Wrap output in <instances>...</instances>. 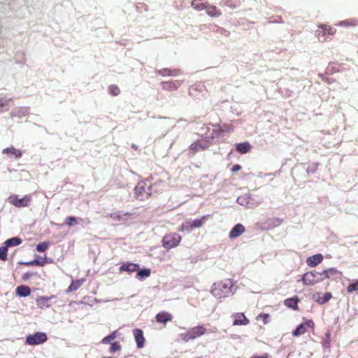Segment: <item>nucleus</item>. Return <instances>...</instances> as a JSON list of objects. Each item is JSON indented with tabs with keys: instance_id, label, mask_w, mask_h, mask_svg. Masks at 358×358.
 Returning a JSON list of instances; mask_svg holds the SVG:
<instances>
[{
	"instance_id": "obj_41",
	"label": "nucleus",
	"mask_w": 358,
	"mask_h": 358,
	"mask_svg": "<svg viewBox=\"0 0 358 358\" xmlns=\"http://www.w3.org/2000/svg\"><path fill=\"white\" fill-rule=\"evenodd\" d=\"M78 220H82V219H78L75 217H68L65 219V223L71 227L75 224H78Z\"/></svg>"
},
{
	"instance_id": "obj_38",
	"label": "nucleus",
	"mask_w": 358,
	"mask_h": 358,
	"mask_svg": "<svg viewBox=\"0 0 358 358\" xmlns=\"http://www.w3.org/2000/svg\"><path fill=\"white\" fill-rule=\"evenodd\" d=\"M298 299L296 298H289L285 301V305L289 308L296 309L297 308Z\"/></svg>"
},
{
	"instance_id": "obj_13",
	"label": "nucleus",
	"mask_w": 358,
	"mask_h": 358,
	"mask_svg": "<svg viewBox=\"0 0 358 358\" xmlns=\"http://www.w3.org/2000/svg\"><path fill=\"white\" fill-rule=\"evenodd\" d=\"M321 272L324 280L333 277L338 278L342 275V273L338 271L336 268H329L326 270H323Z\"/></svg>"
},
{
	"instance_id": "obj_56",
	"label": "nucleus",
	"mask_w": 358,
	"mask_h": 358,
	"mask_svg": "<svg viewBox=\"0 0 358 358\" xmlns=\"http://www.w3.org/2000/svg\"><path fill=\"white\" fill-rule=\"evenodd\" d=\"M103 358H112V357H103Z\"/></svg>"
},
{
	"instance_id": "obj_4",
	"label": "nucleus",
	"mask_w": 358,
	"mask_h": 358,
	"mask_svg": "<svg viewBox=\"0 0 358 358\" xmlns=\"http://www.w3.org/2000/svg\"><path fill=\"white\" fill-rule=\"evenodd\" d=\"M301 280L306 285H313L322 282L324 280L322 272L313 271L304 273Z\"/></svg>"
},
{
	"instance_id": "obj_9",
	"label": "nucleus",
	"mask_w": 358,
	"mask_h": 358,
	"mask_svg": "<svg viewBox=\"0 0 358 358\" xmlns=\"http://www.w3.org/2000/svg\"><path fill=\"white\" fill-rule=\"evenodd\" d=\"M315 324L311 320H306L303 323L299 324L292 332L294 336H299L304 334L308 329H313Z\"/></svg>"
},
{
	"instance_id": "obj_37",
	"label": "nucleus",
	"mask_w": 358,
	"mask_h": 358,
	"mask_svg": "<svg viewBox=\"0 0 358 358\" xmlns=\"http://www.w3.org/2000/svg\"><path fill=\"white\" fill-rule=\"evenodd\" d=\"M193 229L192 224V220H185L180 227L178 229L179 231H190Z\"/></svg>"
},
{
	"instance_id": "obj_14",
	"label": "nucleus",
	"mask_w": 358,
	"mask_h": 358,
	"mask_svg": "<svg viewBox=\"0 0 358 358\" xmlns=\"http://www.w3.org/2000/svg\"><path fill=\"white\" fill-rule=\"evenodd\" d=\"M188 331L189 337H190L191 339H194L203 335L206 330L203 326H197L189 329Z\"/></svg>"
},
{
	"instance_id": "obj_30",
	"label": "nucleus",
	"mask_w": 358,
	"mask_h": 358,
	"mask_svg": "<svg viewBox=\"0 0 358 358\" xmlns=\"http://www.w3.org/2000/svg\"><path fill=\"white\" fill-rule=\"evenodd\" d=\"M16 293L20 296L25 297L30 294L31 289L26 285H21L17 287Z\"/></svg>"
},
{
	"instance_id": "obj_51",
	"label": "nucleus",
	"mask_w": 358,
	"mask_h": 358,
	"mask_svg": "<svg viewBox=\"0 0 358 358\" xmlns=\"http://www.w3.org/2000/svg\"><path fill=\"white\" fill-rule=\"evenodd\" d=\"M251 358H268V354L264 353L262 355H254Z\"/></svg>"
},
{
	"instance_id": "obj_18",
	"label": "nucleus",
	"mask_w": 358,
	"mask_h": 358,
	"mask_svg": "<svg viewBox=\"0 0 358 358\" xmlns=\"http://www.w3.org/2000/svg\"><path fill=\"white\" fill-rule=\"evenodd\" d=\"M234 319L233 325H247L249 323V320L245 316L243 313H238L233 315Z\"/></svg>"
},
{
	"instance_id": "obj_47",
	"label": "nucleus",
	"mask_w": 358,
	"mask_h": 358,
	"mask_svg": "<svg viewBox=\"0 0 358 358\" xmlns=\"http://www.w3.org/2000/svg\"><path fill=\"white\" fill-rule=\"evenodd\" d=\"M121 348L120 345L117 343H113L110 348V351L111 352H115L116 351L120 350Z\"/></svg>"
},
{
	"instance_id": "obj_15",
	"label": "nucleus",
	"mask_w": 358,
	"mask_h": 358,
	"mask_svg": "<svg viewBox=\"0 0 358 358\" xmlns=\"http://www.w3.org/2000/svg\"><path fill=\"white\" fill-rule=\"evenodd\" d=\"M208 130H212V133L210 136H206V140H209L210 142L214 138L218 137L222 133V128L219 124H212L211 127H208Z\"/></svg>"
},
{
	"instance_id": "obj_50",
	"label": "nucleus",
	"mask_w": 358,
	"mask_h": 358,
	"mask_svg": "<svg viewBox=\"0 0 358 358\" xmlns=\"http://www.w3.org/2000/svg\"><path fill=\"white\" fill-rule=\"evenodd\" d=\"M12 99H0V106H4L9 101H11Z\"/></svg>"
},
{
	"instance_id": "obj_22",
	"label": "nucleus",
	"mask_w": 358,
	"mask_h": 358,
	"mask_svg": "<svg viewBox=\"0 0 358 358\" xmlns=\"http://www.w3.org/2000/svg\"><path fill=\"white\" fill-rule=\"evenodd\" d=\"M181 85V81L175 80L171 82H162V87L164 90L174 91Z\"/></svg>"
},
{
	"instance_id": "obj_24",
	"label": "nucleus",
	"mask_w": 358,
	"mask_h": 358,
	"mask_svg": "<svg viewBox=\"0 0 358 358\" xmlns=\"http://www.w3.org/2000/svg\"><path fill=\"white\" fill-rule=\"evenodd\" d=\"M134 335L136 342L138 348H142L144 346L145 338L143 331L141 329H136L134 331Z\"/></svg>"
},
{
	"instance_id": "obj_55",
	"label": "nucleus",
	"mask_w": 358,
	"mask_h": 358,
	"mask_svg": "<svg viewBox=\"0 0 358 358\" xmlns=\"http://www.w3.org/2000/svg\"><path fill=\"white\" fill-rule=\"evenodd\" d=\"M36 264L41 266H43V264L39 263L38 262H36Z\"/></svg>"
},
{
	"instance_id": "obj_7",
	"label": "nucleus",
	"mask_w": 358,
	"mask_h": 358,
	"mask_svg": "<svg viewBox=\"0 0 358 358\" xmlns=\"http://www.w3.org/2000/svg\"><path fill=\"white\" fill-rule=\"evenodd\" d=\"M48 339L47 335L43 332H36L27 336L26 343L29 345H36L44 343Z\"/></svg>"
},
{
	"instance_id": "obj_46",
	"label": "nucleus",
	"mask_w": 358,
	"mask_h": 358,
	"mask_svg": "<svg viewBox=\"0 0 358 358\" xmlns=\"http://www.w3.org/2000/svg\"><path fill=\"white\" fill-rule=\"evenodd\" d=\"M155 183H158L159 185L157 186V189H158V192H160L166 187V182L162 180H159L156 182Z\"/></svg>"
},
{
	"instance_id": "obj_49",
	"label": "nucleus",
	"mask_w": 358,
	"mask_h": 358,
	"mask_svg": "<svg viewBox=\"0 0 358 358\" xmlns=\"http://www.w3.org/2000/svg\"><path fill=\"white\" fill-rule=\"evenodd\" d=\"M179 336H180V338L182 340H183V341H188L189 340H190V339H191V338H190V337H189V331H187V332H185V333L180 334L179 335Z\"/></svg>"
},
{
	"instance_id": "obj_35",
	"label": "nucleus",
	"mask_w": 358,
	"mask_h": 358,
	"mask_svg": "<svg viewBox=\"0 0 358 358\" xmlns=\"http://www.w3.org/2000/svg\"><path fill=\"white\" fill-rule=\"evenodd\" d=\"M336 25V26H342V27L357 26V25H358V20L348 19V20L341 21Z\"/></svg>"
},
{
	"instance_id": "obj_48",
	"label": "nucleus",
	"mask_w": 358,
	"mask_h": 358,
	"mask_svg": "<svg viewBox=\"0 0 358 358\" xmlns=\"http://www.w3.org/2000/svg\"><path fill=\"white\" fill-rule=\"evenodd\" d=\"M222 132H231L234 130L231 124H224L222 127Z\"/></svg>"
},
{
	"instance_id": "obj_16",
	"label": "nucleus",
	"mask_w": 358,
	"mask_h": 358,
	"mask_svg": "<svg viewBox=\"0 0 358 358\" xmlns=\"http://www.w3.org/2000/svg\"><path fill=\"white\" fill-rule=\"evenodd\" d=\"M245 231V227L242 224H236L231 231L229 232V237L231 239H234L238 236H240L241 234H243Z\"/></svg>"
},
{
	"instance_id": "obj_34",
	"label": "nucleus",
	"mask_w": 358,
	"mask_h": 358,
	"mask_svg": "<svg viewBox=\"0 0 358 358\" xmlns=\"http://www.w3.org/2000/svg\"><path fill=\"white\" fill-rule=\"evenodd\" d=\"M208 215H203L200 219H196L194 220H192V224L193 229L196 228L201 227L205 222L208 220Z\"/></svg>"
},
{
	"instance_id": "obj_5",
	"label": "nucleus",
	"mask_w": 358,
	"mask_h": 358,
	"mask_svg": "<svg viewBox=\"0 0 358 358\" xmlns=\"http://www.w3.org/2000/svg\"><path fill=\"white\" fill-rule=\"evenodd\" d=\"M181 236L176 233L166 234L162 240V245L164 248L170 250L177 247L180 241Z\"/></svg>"
},
{
	"instance_id": "obj_29",
	"label": "nucleus",
	"mask_w": 358,
	"mask_h": 358,
	"mask_svg": "<svg viewBox=\"0 0 358 358\" xmlns=\"http://www.w3.org/2000/svg\"><path fill=\"white\" fill-rule=\"evenodd\" d=\"M191 6L194 10L201 11L205 10L207 2H204L203 0H192Z\"/></svg>"
},
{
	"instance_id": "obj_1",
	"label": "nucleus",
	"mask_w": 358,
	"mask_h": 358,
	"mask_svg": "<svg viewBox=\"0 0 358 358\" xmlns=\"http://www.w3.org/2000/svg\"><path fill=\"white\" fill-rule=\"evenodd\" d=\"M236 290L233 282L225 280L215 282L210 289L211 294L217 299H222L232 296Z\"/></svg>"
},
{
	"instance_id": "obj_6",
	"label": "nucleus",
	"mask_w": 358,
	"mask_h": 358,
	"mask_svg": "<svg viewBox=\"0 0 358 358\" xmlns=\"http://www.w3.org/2000/svg\"><path fill=\"white\" fill-rule=\"evenodd\" d=\"M8 201L11 205L17 208L27 207L31 201V196L30 195H25L22 198L19 199L17 195L13 194L8 198Z\"/></svg>"
},
{
	"instance_id": "obj_32",
	"label": "nucleus",
	"mask_w": 358,
	"mask_h": 358,
	"mask_svg": "<svg viewBox=\"0 0 358 358\" xmlns=\"http://www.w3.org/2000/svg\"><path fill=\"white\" fill-rule=\"evenodd\" d=\"M151 274V271L150 268H143L138 271L136 277L139 280H143L146 278H148Z\"/></svg>"
},
{
	"instance_id": "obj_40",
	"label": "nucleus",
	"mask_w": 358,
	"mask_h": 358,
	"mask_svg": "<svg viewBox=\"0 0 358 358\" xmlns=\"http://www.w3.org/2000/svg\"><path fill=\"white\" fill-rule=\"evenodd\" d=\"M117 337V331H113V333H111L110 335L104 337L102 341H101V343H103V344H108L109 343H110L113 340H114L115 338Z\"/></svg>"
},
{
	"instance_id": "obj_54",
	"label": "nucleus",
	"mask_w": 358,
	"mask_h": 358,
	"mask_svg": "<svg viewBox=\"0 0 358 358\" xmlns=\"http://www.w3.org/2000/svg\"><path fill=\"white\" fill-rule=\"evenodd\" d=\"M132 148H134V149H137V147L135 145H133Z\"/></svg>"
},
{
	"instance_id": "obj_27",
	"label": "nucleus",
	"mask_w": 358,
	"mask_h": 358,
	"mask_svg": "<svg viewBox=\"0 0 358 358\" xmlns=\"http://www.w3.org/2000/svg\"><path fill=\"white\" fill-rule=\"evenodd\" d=\"M206 13L210 17H219L222 15V13L215 6L209 5L207 3V6L205 8Z\"/></svg>"
},
{
	"instance_id": "obj_42",
	"label": "nucleus",
	"mask_w": 358,
	"mask_h": 358,
	"mask_svg": "<svg viewBox=\"0 0 358 358\" xmlns=\"http://www.w3.org/2000/svg\"><path fill=\"white\" fill-rule=\"evenodd\" d=\"M109 93L113 96H117L120 93V88L115 85H111L108 87Z\"/></svg>"
},
{
	"instance_id": "obj_21",
	"label": "nucleus",
	"mask_w": 358,
	"mask_h": 358,
	"mask_svg": "<svg viewBox=\"0 0 358 358\" xmlns=\"http://www.w3.org/2000/svg\"><path fill=\"white\" fill-rule=\"evenodd\" d=\"M155 318L157 322L166 324L172 320L173 315L168 312L163 311L157 313Z\"/></svg>"
},
{
	"instance_id": "obj_36",
	"label": "nucleus",
	"mask_w": 358,
	"mask_h": 358,
	"mask_svg": "<svg viewBox=\"0 0 358 358\" xmlns=\"http://www.w3.org/2000/svg\"><path fill=\"white\" fill-rule=\"evenodd\" d=\"M22 243V239L18 237H13L6 241L5 245L8 247L16 246Z\"/></svg>"
},
{
	"instance_id": "obj_8",
	"label": "nucleus",
	"mask_w": 358,
	"mask_h": 358,
	"mask_svg": "<svg viewBox=\"0 0 358 358\" xmlns=\"http://www.w3.org/2000/svg\"><path fill=\"white\" fill-rule=\"evenodd\" d=\"M282 220L278 217H271L259 223V227L263 230H269L279 227Z\"/></svg>"
},
{
	"instance_id": "obj_28",
	"label": "nucleus",
	"mask_w": 358,
	"mask_h": 358,
	"mask_svg": "<svg viewBox=\"0 0 358 358\" xmlns=\"http://www.w3.org/2000/svg\"><path fill=\"white\" fill-rule=\"evenodd\" d=\"M236 147L237 151L241 154H246L251 150V145L248 142L237 143Z\"/></svg>"
},
{
	"instance_id": "obj_39",
	"label": "nucleus",
	"mask_w": 358,
	"mask_h": 358,
	"mask_svg": "<svg viewBox=\"0 0 358 358\" xmlns=\"http://www.w3.org/2000/svg\"><path fill=\"white\" fill-rule=\"evenodd\" d=\"M330 339H331V333L328 331L325 334V338L322 341V347L325 349H328L330 348Z\"/></svg>"
},
{
	"instance_id": "obj_17",
	"label": "nucleus",
	"mask_w": 358,
	"mask_h": 358,
	"mask_svg": "<svg viewBox=\"0 0 358 358\" xmlns=\"http://www.w3.org/2000/svg\"><path fill=\"white\" fill-rule=\"evenodd\" d=\"M55 297L56 296H54V295H52L50 297H48V296H39V297H38L36 299V305L41 309L49 308L50 306V304L48 303V301L51 299H54Z\"/></svg>"
},
{
	"instance_id": "obj_3",
	"label": "nucleus",
	"mask_w": 358,
	"mask_h": 358,
	"mask_svg": "<svg viewBox=\"0 0 358 358\" xmlns=\"http://www.w3.org/2000/svg\"><path fill=\"white\" fill-rule=\"evenodd\" d=\"M335 33L336 29L334 27L327 24H320L315 31V36L319 41L325 42L329 36L334 35Z\"/></svg>"
},
{
	"instance_id": "obj_31",
	"label": "nucleus",
	"mask_w": 358,
	"mask_h": 358,
	"mask_svg": "<svg viewBox=\"0 0 358 358\" xmlns=\"http://www.w3.org/2000/svg\"><path fill=\"white\" fill-rule=\"evenodd\" d=\"M331 294L330 292H326L322 297L320 296V294L314 295L315 301L320 304H324L327 303L331 298Z\"/></svg>"
},
{
	"instance_id": "obj_10",
	"label": "nucleus",
	"mask_w": 358,
	"mask_h": 358,
	"mask_svg": "<svg viewBox=\"0 0 358 358\" xmlns=\"http://www.w3.org/2000/svg\"><path fill=\"white\" fill-rule=\"evenodd\" d=\"M236 202L247 208H252L259 203L255 201L252 199V194H246L238 196L236 199Z\"/></svg>"
},
{
	"instance_id": "obj_44",
	"label": "nucleus",
	"mask_w": 358,
	"mask_h": 358,
	"mask_svg": "<svg viewBox=\"0 0 358 358\" xmlns=\"http://www.w3.org/2000/svg\"><path fill=\"white\" fill-rule=\"evenodd\" d=\"M7 252H8V249L6 245L0 248V259L1 260H6L7 259Z\"/></svg>"
},
{
	"instance_id": "obj_52",
	"label": "nucleus",
	"mask_w": 358,
	"mask_h": 358,
	"mask_svg": "<svg viewBox=\"0 0 358 358\" xmlns=\"http://www.w3.org/2000/svg\"><path fill=\"white\" fill-rule=\"evenodd\" d=\"M259 317H263L264 318V322L265 324L268 323V314H262V315H259Z\"/></svg>"
},
{
	"instance_id": "obj_26",
	"label": "nucleus",
	"mask_w": 358,
	"mask_h": 358,
	"mask_svg": "<svg viewBox=\"0 0 358 358\" xmlns=\"http://www.w3.org/2000/svg\"><path fill=\"white\" fill-rule=\"evenodd\" d=\"M85 280L84 278L79 280H73L71 284L69 285L66 290V293H69L73 291H76L85 282Z\"/></svg>"
},
{
	"instance_id": "obj_33",
	"label": "nucleus",
	"mask_w": 358,
	"mask_h": 358,
	"mask_svg": "<svg viewBox=\"0 0 358 358\" xmlns=\"http://www.w3.org/2000/svg\"><path fill=\"white\" fill-rule=\"evenodd\" d=\"M129 213H123L122 212H115L110 214V217L117 221H124L126 220V216L128 215Z\"/></svg>"
},
{
	"instance_id": "obj_23",
	"label": "nucleus",
	"mask_w": 358,
	"mask_h": 358,
	"mask_svg": "<svg viewBox=\"0 0 358 358\" xmlns=\"http://www.w3.org/2000/svg\"><path fill=\"white\" fill-rule=\"evenodd\" d=\"M29 113V108L28 107H17L14 108L10 113V116L22 117L26 116Z\"/></svg>"
},
{
	"instance_id": "obj_43",
	"label": "nucleus",
	"mask_w": 358,
	"mask_h": 358,
	"mask_svg": "<svg viewBox=\"0 0 358 358\" xmlns=\"http://www.w3.org/2000/svg\"><path fill=\"white\" fill-rule=\"evenodd\" d=\"M48 248V243L46 242H42L36 245V250L39 252L45 251Z\"/></svg>"
},
{
	"instance_id": "obj_25",
	"label": "nucleus",
	"mask_w": 358,
	"mask_h": 358,
	"mask_svg": "<svg viewBox=\"0 0 358 358\" xmlns=\"http://www.w3.org/2000/svg\"><path fill=\"white\" fill-rule=\"evenodd\" d=\"M157 73L162 76H176L180 73V70L165 68L158 70Z\"/></svg>"
},
{
	"instance_id": "obj_20",
	"label": "nucleus",
	"mask_w": 358,
	"mask_h": 358,
	"mask_svg": "<svg viewBox=\"0 0 358 358\" xmlns=\"http://www.w3.org/2000/svg\"><path fill=\"white\" fill-rule=\"evenodd\" d=\"M139 268V265L134 263L125 262L123 263L120 267V271H127L129 273L137 271Z\"/></svg>"
},
{
	"instance_id": "obj_45",
	"label": "nucleus",
	"mask_w": 358,
	"mask_h": 358,
	"mask_svg": "<svg viewBox=\"0 0 358 358\" xmlns=\"http://www.w3.org/2000/svg\"><path fill=\"white\" fill-rule=\"evenodd\" d=\"M347 289H348V292H352L354 291H357L358 290V280L356 281L355 282L350 284L348 285Z\"/></svg>"
},
{
	"instance_id": "obj_12",
	"label": "nucleus",
	"mask_w": 358,
	"mask_h": 358,
	"mask_svg": "<svg viewBox=\"0 0 358 358\" xmlns=\"http://www.w3.org/2000/svg\"><path fill=\"white\" fill-rule=\"evenodd\" d=\"M2 153L6 155L10 158L19 159L22 155V150L10 146L2 150Z\"/></svg>"
},
{
	"instance_id": "obj_53",
	"label": "nucleus",
	"mask_w": 358,
	"mask_h": 358,
	"mask_svg": "<svg viewBox=\"0 0 358 358\" xmlns=\"http://www.w3.org/2000/svg\"><path fill=\"white\" fill-rule=\"evenodd\" d=\"M241 169V165H239V164H236V165H234V166L232 167V169H231V171H232V172H236V171H239Z\"/></svg>"
},
{
	"instance_id": "obj_2",
	"label": "nucleus",
	"mask_w": 358,
	"mask_h": 358,
	"mask_svg": "<svg viewBox=\"0 0 358 358\" xmlns=\"http://www.w3.org/2000/svg\"><path fill=\"white\" fill-rule=\"evenodd\" d=\"M158 183L151 184L150 181H140L135 187V196L139 200H144L148 198L154 192H157V186Z\"/></svg>"
},
{
	"instance_id": "obj_11",
	"label": "nucleus",
	"mask_w": 358,
	"mask_h": 358,
	"mask_svg": "<svg viewBox=\"0 0 358 358\" xmlns=\"http://www.w3.org/2000/svg\"><path fill=\"white\" fill-rule=\"evenodd\" d=\"M210 144L209 140H200L191 144L189 149L192 154L206 149Z\"/></svg>"
},
{
	"instance_id": "obj_19",
	"label": "nucleus",
	"mask_w": 358,
	"mask_h": 358,
	"mask_svg": "<svg viewBox=\"0 0 358 358\" xmlns=\"http://www.w3.org/2000/svg\"><path fill=\"white\" fill-rule=\"evenodd\" d=\"M323 260V256L321 254L314 255L307 258L306 263L310 267H315L320 264Z\"/></svg>"
}]
</instances>
